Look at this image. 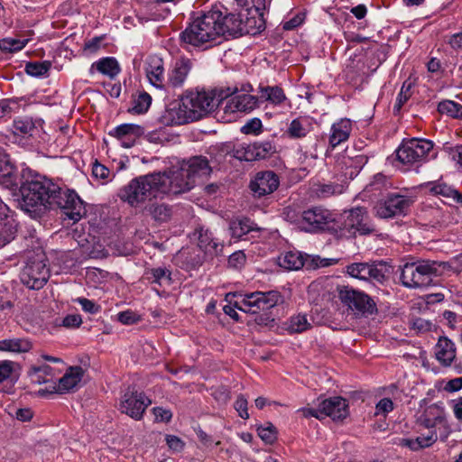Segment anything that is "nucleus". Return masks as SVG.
Here are the masks:
<instances>
[{
	"label": "nucleus",
	"mask_w": 462,
	"mask_h": 462,
	"mask_svg": "<svg viewBox=\"0 0 462 462\" xmlns=\"http://www.w3.org/2000/svg\"><path fill=\"white\" fill-rule=\"evenodd\" d=\"M183 106L189 110L190 121H196L214 110L216 100L209 91H190L183 97Z\"/></svg>",
	"instance_id": "nucleus-11"
},
{
	"label": "nucleus",
	"mask_w": 462,
	"mask_h": 462,
	"mask_svg": "<svg viewBox=\"0 0 462 462\" xmlns=\"http://www.w3.org/2000/svg\"><path fill=\"white\" fill-rule=\"evenodd\" d=\"M166 442L170 448L175 451H180L184 447V443L182 442V440L180 438L173 435H167Z\"/></svg>",
	"instance_id": "nucleus-64"
},
{
	"label": "nucleus",
	"mask_w": 462,
	"mask_h": 462,
	"mask_svg": "<svg viewBox=\"0 0 462 462\" xmlns=\"http://www.w3.org/2000/svg\"><path fill=\"white\" fill-rule=\"evenodd\" d=\"M313 192L317 198L326 199L344 192V186L339 183H318L314 185Z\"/></svg>",
	"instance_id": "nucleus-35"
},
{
	"label": "nucleus",
	"mask_w": 462,
	"mask_h": 462,
	"mask_svg": "<svg viewBox=\"0 0 462 462\" xmlns=\"http://www.w3.org/2000/svg\"><path fill=\"white\" fill-rule=\"evenodd\" d=\"M217 30L220 38L222 36L238 37L242 36V18L240 14H228L223 15L220 12Z\"/></svg>",
	"instance_id": "nucleus-22"
},
{
	"label": "nucleus",
	"mask_w": 462,
	"mask_h": 462,
	"mask_svg": "<svg viewBox=\"0 0 462 462\" xmlns=\"http://www.w3.org/2000/svg\"><path fill=\"white\" fill-rule=\"evenodd\" d=\"M220 17L219 10H210L195 18L180 34L182 43L206 50L217 44L220 36L217 23Z\"/></svg>",
	"instance_id": "nucleus-2"
},
{
	"label": "nucleus",
	"mask_w": 462,
	"mask_h": 462,
	"mask_svg": "<svg viewBox=\"0 0 462 462\" xmlns=\"http://www.w3.org/2000/svg\"><path fill=\"white\" fill-rule=\"evenodd\" d=\"M16 227L13 220L0 217V247L10 243L15 236Z\"/></svg>",
	"instance_id": "nucleus-38"
},
{
	"label": "nucleus",
	"mask_w": 462,
	"mask_h": 462,
	"mask_svg": "<svg viewBox=\"0 0 462 462\" xmlns=\"http://www.w3.org/2000/svg\"><path fill=\"white\" fill-rule=\"evenodd\" d=\"M432 148L431 141L412 138L402 142L396 150V156L402 163L412 164L423 161Z\"/></svg>",
	"instance_id": "nucleus-12"
},
{
	"label": "nucleus",
	"mask_w": 462,
	"mask_h": 462,
	"mask_svg": "<svg viewBox=\"0 0 462 462\" xmlns=\"http://www.w3.org/2000/svg\"><path fill=\"white\" fill-rule=\"evenodd\" d=\"M51 201L50 208H60L64 215L73 223L79 221L87 213L84 202L73 190H62L59 187V192Z\"/></svg>",
	"instance_id": "nucleus-9"
},
{
	"label": "nucleus",
	"mask_w": 462,
	"mask_h": 462,
	"mask_svg": "<svg viewBox=\"0 0 462 462\" xmlns=\"http://www.w3.org/2000/svg\"><path fill=\"white\" fill-rule=\"evenodd\" d=\"M151 104L152 97L146 92H142L133 99V106L128 108V112L134 115L144 114L148 111Z\"/></svg>",
	"instance_id": "nucleus-40"
},
{
	"label": "nucleus",
	"mask_w": 462,
	"mask_h": 462,
	"mask_svg": "<svg viewBox=\"0 0 462 462\" xmlns=\"http://www.w3.org/2000/svg\"><path fill=\"white\" fill-rule=\"evenodd\" d=\"M84 370L80 366H71L65 374L59 380L58 386L54 387L55 391L60 393L74 391L81 382Z\"/></svg>",
	"instance_id": "nucleus-26"
},
{
	"label": "nucleus",
	"mask_w": 462,
	"mask_h": 462,
	"mask_svg": "<svg viewBox=\"0 0 462 462\" xmlns=\"http://www.w3.org/2000/svg\"><path fill=\"white\" fill-rule=\"evenodd\" d=\"M152 411L156 421L169 422L172 418L171 411L162 407H154L152 409Z\"/></svg>",
	"instance_id": "nucleus-58"
},
{
	"label": "nucleus",
	"mask_w": 462,
	"mask_h": 462,
	"mask_svg": "<svg viewBox=\"0 0 462 462\" xmlns=\"http://www.w3.org/2000/svg\"><path fill=\"white\" fill-rule=\"evenodd\" d=\"M258 93L259 101L269 102L275 106L281 105L286 99L284 91L278 86H260Z\"/></svg>",
	"instance_id": "nucleus-31"
},
{
	"label": "nucleus",
	"mask_w": 462,
	"mask_h": 462,
	"mask_svg": "<svg viewBox=\"0 0 462 462\" xmlns=\"http://www.w3.org/2000/svg\"><path fill=\"white\" fill-rule=\"evenodd\" d=\"M322 415L330 417L333 420H343L348 414V404L346 399L336 396L319 402Z\"/></svg>",
	"instance_id": "nucleus-19"
},
{
	"label": "nucleus",
	"mask_w": 462,
	"mask_h": 462,
	"mask_svg": "<svg viewBox=\"0 0 462 462\" xmlns=\"http://www.w3.org/2000/svg\"><path fill=\"white\" fill-rule=\"evenodd\" d=\"M192 239L197 240L199 247L210 255L217 254L223 247L222 245L213 237L212 233L203 226H199L195 229Z\"/></svg>",
	"instance_id": "nucleus-23"
},
{
	"label": "nucleus",
	"mask_w": 462,
	"mask_h": 462,
	"mask_svg": "<svg viewBox=\"0 0 462 462\" xmlns=\"http://www.w3.org/2000/svg\"><path fill=\"white\" fill-rule=\"evenodd\" d=\"M391 266L385 262L380 261L370 264L369 266V279L367 281L383 283L387 279V274L390 273Z\"/></svg>",
	"instance_id": "nucleus-37"
},
{
	"label": "nucleus",
	"mask_w": 462,
	"mask_h": 462,
	"mask_svg": "<svg viewBox=\"0 0 462 462\" xmlns=\"http://www.w3.org/2000/svg\"><path fill=\"white\" fill-rule=\"evenodd\" d=\"M0 185L8 189L21 186V176L16 174L15 168L5 157L0 158Z\"/></svg>",
	"instance_id": "nucleus-27"
},
{
	"label": "nucleus",
	"mask_w": 462,
	"mask_h": 462,
	"mask_svg": "<svg viewBox=\"0 0 462 462\" xmlns=\"http://www.w3.org/2000/svg\"><path fill=\"white\" fill-rule=\"evenodd\" d=\"M279 264L289 271L300 270L304 266L307 268V255L300 252L288 251L279 257Z\"/></svg>",
	"instance_id": "nucleus-30"
},
{
	"label": "nucleus",
	"mask_w": 462,
	"mask_h": 462,
	"mask_svg": "<svg viewBox=\"0 0 462 462\" xmlns=\"http://www.w3.org/2000/svg\"><path fill=\"white\" fill-rule=\"evenodd\" d=\"M411 84L404 82L401 88L400 93L398 94L396 103L393 106L394 113H399L402 106L407 102V100L411 97Z\"/></svg>",
	"instance_id": "nucleus-53"
},
{
	"label": "nucleus",
	"mask_w": 462,
	"mask_h": 462,
	"mask_svg": "<svg viewBox=\"0 0 462 462\" xmlns=\"http://www.w3.org/2000/svg\"><path fill=\"white\" fill-rule=\"evenodd\" d=\"M118 320L125 325H132L140 320V316L133 310H127L117 314Z\"/></svg>",
	"instance_id": "nucleus-55"
},
{
	"label": "nucleus",
	"mask_w": 462,
	"mask_h": 462,
	"mask_svg": "<svg viewBox=\"0 0 462 462\" xmlns=\"http://www.w3.org/2000/svg\"><path fill=\"white\" fill-rule=\"evenodd\" d=\"M310 328L306 315L298 314L290 319L286 329L290 333H301Z\"/></svg>",
	"instance_id": "nucleus-44"
},
{
	"label": "nucleus",
	"mask_w": 462,
	"mask_h": 462,
	"mask_svg": "<svg viewBox=\"0 0 462 462\" xmlns=\"http://www.w3.org/2000/svg\"><path fill=\"white\" fill-rule=\"evenodd\" d=\"M92 67L109 78H115L120 72V67L117 60L113 57H106L95 62Z\"/></svg>",
	"instance_id": "nucleus-36"
},
{
	"label": "nucleus",
	"mask_w": 462,
	"mask_h": 462,
	"mask_svg": "<svg viewBox=\"0 0 462 462\" xmlns=\"http://www.w3.org/2000/svg\"><path fill=\"white\" fill-rule=\"evenodd\" d=\"M263 124L259 118L249 120L242 128L241 132L245 134H258L262 131Z\"/></svg>",
	"instance_id": "nucleus-54"
},
{
	"label": "nucleus",
	"mask_w": 462,
	"mask_h": 462,
	"mask_svg": "<svg viewBox=\"0 0 462 462\" xmlns=\"http://www.w3.org/2000/svg\"><path fill=\"white\" fill-rule=\"evenodd\" d=\"M160 195H162V189L158 172L134 178L118 191V197L132 207Z\"/></svg>",
	"instance_id": "nucleus-3"
},
{
	"label": "nucleus",
	"mask_w": 462,
	"mask_h": 462,
	"mask_svg": "<svg viewBox=\"0 0 462 462\" xmlns=\"http://www.w3.org/2000/svg\"><path fill=\"white\" fill-rule=\"evenodd\" d=\"M76 300L80 304L83 310H85L86 312L94 314L98 312L100 310V307L98 305H97L94 301L88 299L78 298Z\"/></svg>",
	"instance_id": "nucleus-59"
},
{
	"label": "nucleus",
	"mask_w": 462,
	"mask_h": 462,
	"mask_svg": "<svg viewBox=\"0 0 462 462\" xmlns=\"http://www.w3.org/2000/svg\"><path fill=\"white\" fill-rule=\"evenodd\" d=\"M281 294L277 291H254L240 295V298L235 301L234 307L228 305L224 307V312L237 321L239 320V315L235 308L246 313L255 314L261 310H268L273 308L281 300Z\"/></svg>",
	"instance_id": "nucleus-4"
},
{
	"label": "nucleus",
	"mask_w": 462,
	"mask_h": 462,
	"mask_svg": "<svg viewBox=\"0 0 462 462\" xmlns=\"http://www.w3.org/2000/svg\"><path fill=\"white\" fill-rule=\"evenodd\" d=\"M300 224L308 232L327 231L335 235L337 230V223L332 214L320 207H314L304 210L301 214Z\"/></svg>",
	"instance_id": "nucleus-8"
},
{
	"label": "nucleus",
	"mask_w": 462,
	"mask_h": 462,
	"mask_svg": "<svg viewBox=\"0 0 462 462\" xmlns=\"http://www.w3.org/2000/svg\"><path fill=\"white\" fill-rule=\"evenodd\" d=\"M259 102V97L249 94H238L226 102V112H250L254 110Z\"/></svg>",
	"instance_id": "nucleus-25"
},
{
	"label": "nucleus",
	"mask_w": 462,
	"mask_h": 462,
	"mask_svg": "<svg viewBox=\"0 0 462 462\" xmlns=\"http://www.w3.org/2000/svg\"><path fill=\"white\" fill-rule=\"evenodd\" d=\"M245 262V254L242 251L232 254L228 258V264L235 268L243 265Z\"/></svg>",
	"instance_id": "nucleus-62"
},
{
	"label": "nucleus",
	"mask_w": 462,
	"mask_h": 462,
	"mask_svg": "<svg viewBox=\"0 0 462 462\" xmlns=\"http://www.w3.org/2000/svg\"><path fill=\"white\" fill-rule=\"evenodd\" d=\"M28 39L19 40L14 38H5L0 41V49L5 52H15L21 51L28 42Z\"/></svg>",
	"instance_id": "nucleus-50"
},
{
	"label": "nucleus",
	"mask_w": 462,
	"mask_h": 462,
	"mask_svg": "<svg viewBox=\"0 0 462 462\" xmlns=\"http://www.w3.org/2000/svg\"><path fill=\"white\" fill-rule=\"evenodd\" d=\"M412 197L397 192L388 193L374 207L376 216L381 218H393L406 216L413 204Z\"/></svg>",
	"instance_id": "nucleus-7"
},
{
	"label": "nucleus",
	"mask_w": 462,
	"mask_h": 462,
	"mask_svg": "<svg viewBox=\"0 0 462 462\" xmlns=\"http://www.w3.org/2000/svg\"><path fill=\"white\" fill-rule=\"evenodd\" d=\"M151 403L144 393L138 392L134 386H129L121 397L119 409L122 413L139 420Z\"/></svg>",
	"instance_id": "nucleus-14"
},
{
	"label": "nucleus",
	"mask_w": 462,
	"mask_h": 462,
	"mask_svg": "<svg viewBox=\"0 0 462 462\" xmlns=\"http://www.w3.org/2000/svg\"><path fill=\"white\" fill-rule=\"evenodd\" d=\"M339 299L358 314L372 315L377 312L376 303L369 295L348 286L339 290Z\"/></svg>",
	"instance_id": "nucleus-13"
},
{
	"label": "nucleus",
	"mask_w": 462,
	"mask_h": 462,
	"mask_svg": "<svg viewBox=\"0 0 462 462\" xmlns=\"http://www.w3.org/2000/svg\"><path fill=\"white\" fill-rule=\"evenodd\" d=\"M146 274L150 275L147 278L153 283L159 285H170L171 283V272L165 267L152 268L147 271Z\"/></svg>",
	"instance_id": "nucleus-41"
},
{
	"label": "nucleus",
	"mask_w": 462,
	"mask_h": 462,
	"mask_svg": "<svg viewBox=\"0 0 462 462\" xmlns=\"http://www.w3.org/2000/svg\"><path fill=\"white\" fill-rule=\"evenodd\" d=\"M265 28L264 20L261 17L250 16L246 17L245 21L242 20V35L251 34L255 35Z\"/></svg>",
	"instance_id": "nucleus-39"
},
{
	"label": "nucleus",
	"mask_w": 462,
	"mask_h": 462,
	"mask_svg": "<svg viewBox=\"0 0 462 462\" xmlns=\"http://www.w3.org/2000/svg\"><path fill=\"white\" fill-rule=\"evenodd\" d=\"M256 159L263 160L276 152V147L271 141L254 142Z\"/></svg>",
	"instance_id": "nucleus-48"
},
{
	"label": "nucleus",
	"mask_w": 462,
	"mask_h": 462,
	"mask_svg": "<svg viewBox=\"0 0 462 462\" xmlns=\"http://www.w3.org/2000/svg\"><path fill=\"white\" fill-rule=\"evenodd\" d=\"M145 211L157 222H167L171 219V208L165 203L152 202L145 207Z\"/></svg>",
	"instance_id": "nucleus-33"
},
{
	"label": "nucleus",
	"mask_w": 462,
	"mask_h": 462,
	"mask_svg": "<svg viewBox=\"0 0 462 462\" xmlns=\"http://www.w3.org/2000/svg\"><path fill=\"white\" fill-rule=\"evenodd\" d=\"M32 344L27 338H11L0 341V351L25 353L32 349Z\"/></svg>",
	"instance_id": "nucleus-34"
},
{
	"label": "nucleus",
	"mask_w": 462,
	"mask_h": 462,
	"mask_svg": "<svg viewBox=\"0 0 462 462\" xmlns=\"http://www.w3.org/2000/svg\"><path fill=\"white\" fill-rule=\"evenodd\" d=\"M280 185L279 176L273 171H259L250 182L254 197L261 198L274 192Z\"/></svg>",
	"instance_id": "nucleus-16"
},
{
	"label": "nucleus",
	"mask_w": 462,
	"mask_h": 462,
	"mask_svg": "<svg viewBox=\"0 0 462 462\" xmlns=\"http://www.w3.org/2000/svg\"><path fill=\"white\" fill-rule=\"evenodd\" d=\"M51 63L48 60L42 62H28L25 65V72L32 77L44 76L51 69Z\"/></svg>",
	"instance_id": "nucleus-49"
},
{
	"label": "nucleus",
	"mask_w": 462,
	"mask_h": 462,
	"mask_svg": "<svg viewBox=\"0 0 462 462\" xmlns=\"http://www.w3.org/2000/svg\"><path fill=\"white\" fill-rule=\"evenodd\" d=\"M19 190L21 208L28 213H38L50 208L59 186L39 175L32 176L29 170H23Z\"/></svg>",
	"instance_id": "nucleus-1"
},
{
	"label": "nucleus",
	"mask_w": 462,
	"mask_h": 462,
	"mask_svg": "<svg viewBox=\"0 0 462 462\" xmlns=\"http://www.w3.org/2000/svg\"><path fill=\"white\" fill-rule=\"evenodd\" d=\"M145 73L149 82L159 89L166 90L167 79L164 77V62L156 55L148 57Z\"/></svg>",
	"instance_id": "nucleus-18"
},
{
	"label": "nucleus",
	"mask_w": 462,
	"mask_h": 462,
	"mask_svg": "<svg viewBox=\"0 0 462 462\" xmlns=\"http://www.w3.org/2000/svg\"><path fill=\"white\" fill-rule=\"evenodd\" d=\"M182 165L195 184L198 180L208 177L213 170L210 161L202 155L193 156L183 162Z\"/></svg>",
	"instance_id": "nucleus-20"
},
{
	"label": "nucleus",
	"mask_w": 462,
	"mask_h": 462,
	"mask_svg": "<svg viewBox=\"0 0 462 462\" xmlns=\"http://www.w3.org/2000/svg\"><path fill=\"white\" fill-rule=\"evenodd\" d=\"M376 231L368 211L364 207H356L345 211L343 222L338 225L335 236L338 238H355L369 236Z\"/></svg>",
	"instance_id": "nucleus-6"
},
{
	"label": "nucleus",
	"mask_w": 462,
	"mask_h": 462,
	"mask_svg": "<svg viewBox=\"0 0 462 462\" xmlns=\"http://www.w3.org/2000/svg\"><path fill=\"white\" fill-rule=\"evenodd\" d=\"M369 266L367 263H354L346 266V273L356 279L367 281L369 279Z\"/></svg>",
	"instance_id": "nucleus-45"
},
{
	"label": "nucleus",
	"mask_w": 462,
	"mask_h": 462,
	"mask_svg": "<svg viewBox=\"0 0 462 462\" xmlns=\"http://www.w3.org/2000/svg\"><path fill=\"white\" fill-rule=\"evenodd\" d=\"M50 277L43 256L29 259L21 273V281L30 289L39 290L43 287Z\"/></svg>",
	"instance_id": "nucleus-15"
},
{
	"label": "nucleus",
	"mask_w": 462,
	"mask_h": 462,
	"mask_svg": "<svg viewBox=\"0 0 462 462\" xmlns=\"http://www.w3.org/2000/svg\"><path fill=\"white\" fill-rule=\"evenodd\" d=\"M239 92V88L235 86L233 88H216L209 91L210 95H214V99L216 100V107L220 105L227 97L237 94Z\"/></svg>",
	"instance_id": "nucleus-51"
},
{
	"label": "nucleus",
	"mask_w": 462,
	"mask_h": 462,
	"mask_svg": "<svg viewBox=\"0 0 462 462\" xmlns=\"http://www.w3.org/2000/svg\"><path fill=\"white\" fill-rule=\"evenodd\" d=\"M247 400L244 395H239L234 403V407L236 411L238 412V415L245 420L249 418V414L247 411Z\"/></svg>",
	"instance_id": "nucleus-56"
},
{
	"label": "nucleus",
	"mask_w": 462,
	"mask_h": 462,
	"mask_svg": "<svg viewBox=\"0 0 462 462\" xmlns=\"http://www.w3.org/2000/svg\"><path fill=\"white\" fill-rule=\"evenodd\" d=\"M252 230L254 227L248 218L235 220L230 224L231 235L236 238H241Z\"/></svg>",
	"instance_id": "nucleus-43"
},
{
	"label": "nucleus",
	"mask_w": 462,
	"mask_h": 462,
	"mask_svg": "<svg viewBox=\"0 0 462 462\" xmlns=\"http://www.w3.org/2000/svg\"><path fill=\"white\" fill-rule=\"evenodd\" d=\"M309 130L300 118L293 119L289 125L286 134L290 138L300 139L307 135Z\"/></svg>",
	"instance_id": "nucleus-47"
},
{
	"label": "nucleus",
	"mask_w": 462,
	"mask_h": 462,
	"mask_svg": "<svg viewBox=\"0 0 462 462\" xmlns=\"http://www.w3.org/2000/svg\"><path fill=\"white\" fill-rule=\"evenodd\" d=\"M110 174V171L105 165L99 163L97 161L95 162L92 167V175L96 179L106 180Z\"/></svg>",
	"instance_id": "nucleus-57"
},
{
	"label": "nucleus",
	"mask_w": 462,
	"mask_h": 462,
	"mask_svg": "<svg viewBox=\"0 0 462 462\" xmlns=\"http://www.w3.org/2000/svg\"><path fill=\"white\" fill-rule=\"evenodd\" d=\"M257 433L261 439L266 444H273L277 439V429L271 422L257 427Z\"/></svg>",
	"instance_id": "nucleus-46"
},
{
	"label": "nucleus",
	"mask_w": 462,
	"mask_h": 462,
	"mask_svg": "<svg viewBox=\"0 0 462 462\" xmlns=\"http://www.w3.org/2000/svg\"><path fill=\"white\" fill-rule=\"evenodd\" d=\"M160 174L162 195L180 194L189 191L196 184L181 164L176 171L158 172Z\"/></svg>",
	"instance_id": "nucleus-10"
},
{
	"label": "nucleus",
	"mask_w": 462,
	"mask_h": 462,
	"mask_svg": "<svg viewBox=\"0 0 462 462\" xmlns=\"http://www.w3.org/2000/svg\"><path fill=\"white\" fill-rule=\"evenodd\" d=\"M337 263L333 258H322L319 255H307V269H317L319 267H327Z\"/></svg>",
	"instance_id": "nucleus-52"
},
{
	"label": "nucleus",
	"mask_w": 462,
	"mask_h": 462,
	"mask_svg": "<svg viewBox=\"0 0 462 462\" xmlns=\"http://www.w3.org/2000/svg\"><path fill=\"white\" fill-rule=\"evenodd\" d=\"M189 121H190L189 112L183 106V98L181 104L171 103L161 116V122L166 125H180Z\"/></svg>",
	"instance_id": "nucleus-21"
},
{
	"label": "nucleus",
	"mask_w": 462,
	"mask_h": 462,
	"mask_svg": "<svg viewBox=\"0 0 462 462\" xmlns=\"http://www.w3.org/2000/svg\"><path fill=\"white\" fill-rule=\"evenodd\" d=\"M192 66L193 63L189 59L181 58L176 60L168 74L166 91L171 88L174 89L182 88Z\"/></svg>",
	"instance_id": "nucleus-17"
},
{
	"label": "nucleus",
	"mask_w": 462,
	"mask_h": 462,
	"mask_svg": "<svg viewBox=\"0 0 462 462\" xmlns=\"http://www.w3.org/2000/svg\"><path fill=\"white\" fill-rule=\"evenodd\" d=\"M376 414H386L393 410V402L389 398H383L376 404Z\"/></svg>",
	"instance_id": "nucleus-60"
},
{
	"label": "nucleus",
	"mask_w": 462,
	"mask_h": 462,
	"mask_svg": "<svg viewBox=\"0 0 462 462\" xmlns=\"http://www.w3.org/2000/svg\"><path fill=\"white\" fill-rule=\"evenodd\" d=\"M12 361L5 360L0 362V383L7 379L13 372Z\"/></svg>",
	"instance_id": "nucleus-61"
},
{
	"label": "nucleus",
	"mask_w": 462,
	"mask_h": 462,
	"mask_svg": "<svg viewBox=\"0 0 462 462\" xmlns=\"http://www.w3.org/2000/svg\"><path fill=\"white\" fill-rule=\"evenodd\" d=\"M352 130L351 122L348 119H341L331 126V134L329 136V143L332 147H336L349 138Z\"/></svg>",
	"instance_id": "nucleus-29"
},
{
	"label": "nucleus",
	"mask_w": 462,
	"mask_h": 462,
	"mask_svg": "<svg viewBox=\"0 0 462 462\" xmlns=\"http://www.w3.org/2000/svg\"><path fill=\"white\" fill-rule=\"evenodd\" d=\"M438 439V434L435 430H430L428 434H421L415 439H402L401 445L409 447L412 450H418L423 448L430 447Z\"/></svg>",
	"instance_id": "nucleus-32"
},
{
	"label": "nucleus",
	"mask_w": 462,
	"mask_h": 462,
	"mask_svg": "<svg viewBox=\"0 0 462 462\" xmlns=\"http://www.w3.org/2000/svg\"><path fill=\"white\" fill-rule=\"evenodd\" d=\"M144 134L143 128L139 125L123 124L116 127L110 134L122 142V145L130 148L134 145L135 139Z\"/></svg>",
	"instance_id": "nucleus-24"
},
{
	"label": "nucleus",
	"mask_w": 462,
	"mask_h": 462,
	"mask_svg": "<svg viewBox=\"0 0 462 462\" xmlns=\"http://www.w3.org/2000/svg\"><path fill=\"white\" fill-rule=\"evenodd\" d=\"M447 263L418 261L406 263L401 267L400 280L407 288L427 287L432 283L433 277L439 275V268Z\"/></svg>",
	"instance_id": "nucleus-5"
},
{
	"label": "nucleus",
	"mask_w": 462,
	"mask_h": 462,
	"mask_svg": "<svg viewBox=\"0 0 462 462\" xmlns=\"http://www.w3.org/2000/svg\"><path fill=\"white\" fill-rule=\"evenodd\" d=\"M438 111L454 118H462V105L451 100H444L439 103Z\"/></svg>",
	"instance_id": "nucleus-42"
},
{
	"label": "nucleus",
	"mask_w": 462,
	"mask_h": 462,
	"mask_svg": "<svg viewBox=\"0 0 462 462\" xmlns=\"http://www.w3.org/2000/svg\"><path fill=\"white\" fill-rule=\"evenodd\" d=\"M435 356L444 366H449L456 358L455 344L446 337H440L435 346Z\"/></svg>",
	"instance_id": "nucleus-28"
},
{
	"label": "nucleus",
	"mask_w": 462,
	"mask_h": 462,
	"mask_svg": "<svg viewBox=\"0 0 462 462\" xmlns=\"http://www.w3.org/2000/svg\"><path fill=\"white\" fill-rule=\"evenodd\" d=\"M81 323V317L78 314L68 315L62 320V325L66 328H78Z\"/></svg>",
	"instance_id": "nucleus-63"
}]
</instances>
